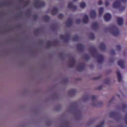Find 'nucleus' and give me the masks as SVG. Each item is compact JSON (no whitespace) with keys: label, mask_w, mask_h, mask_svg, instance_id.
Segmentation results:
<instances>
[{"label":"nucleus","mask_w":127,"mask_h":127,"mask_svg":"<svg viewBox=\"0 0 127 127\" xmlns=\"http://www.w3.org/2000/svg\"><path fill=\"white\" fill-rule=\"evenodd\" d=\"M120 5H121V2L120 1H115L113 4V7L114 8H118V7H120Z\"/></svg>","instance_id":"1"},{"label":"nucleus","mask_w":127,"mask_h":127,"mask_svg":"<svg viewBox=\"0 0 127 127\" xmlns=\"http://www.w3.org/2000/svg\"><path fill=\"white\" fill-rule=\"evenodd\" d=\"M104 18L106 21H109V20H111V18H112V16L110 13H107L105 14Z\"/></svg>","instance_id":"2"},{"label":"nucleus","mask_w":127,"mask_h":127,"mask_svg":"<svg viewBox=\"0 0 127 127\" xmlns=\"http://www.w3.org/2000/svg\"><path fill=\"white\" fill-rule=\"evenodd\" d=\"M117 22L119 25H123V24H124V20L123 19V18H121V17L118 18Z\"/></svg>","instance_id":"3"},{"label":"nucleus","mask_w":127,"mask_h":127,"mask_svg":"<svg viewBox=\"0 0 127 127\" xmlns=\"http://www.w3.org/2000/svg\"><path fill=\"white\" fill-rule=\"evenodd\" d=\"M118 64L121 68H124V66H125V62L123 60H120L119 61Z\"/></svg>","instance_id":"4"},{"label":"nucleus","mask_w":127,"mask_h":127,"mask_svg":"<svg viewBox=\"0 0 127 127\" xmlns=\"http://www.w3.org/2000/svg\"><path fill=\"white\" fill-rule=\"evenodd\" d=\"M117 77L118 78V81L121 82L123 80V77H122V74H121V72L120 71H117Z\"/></svg>","instance_id":"5"},{"label":"nucleus","mask_w":127,"mask_h":127,"mask_svg":"<svg viewBox=\"0 0 127 127\" xmlns=\"http://www.w3.org/2000/svg\"><path fill=\"white\" fill-rule=\"evenodd\" d=\"M111 32L112 33V34H113V35H117L118 34H119V31H118V30H115L114 29H112L111 30Z\"/></svg>","instance_id":"6"},{"label":"nucleus","mask_w":127,"mask_h":127,"mask_svg":"<svg viewBox=\"0 0 127 127\" xmlns=\"http://www.w3.org/2000/svg\"><path fill=\"white\" fill-rule=\"evenodd\" d=\"M90 16L92 18H94L96 16V11L94 10L90 12Z\"/></svg>","instance_id":"7"},{"label":"nucleus","mask_w":127,"mask_h":127,"mask_svg":"<svg viewBox=\"0 0 127 127\" xmlns=\"http://www.w3.org/2000/svg\"><path fill=\"white\" fill-rule=\"evenodd\" d=\"M84 23H87L88 22V16L85 15L84 16V18L83 20Z\"/></svg>","instance_id":"8"},{"label":"nucleus","mask_w":127,"mask_h":127,"mask_svg":"<svg viewBox=\"0 0 127 127\" xmlns=\"http://www.w3.org/2000/svg\"><path fill=\"white\" fill-rule=\"evenodd\" d=\"M80 6L81 8H84V7H85L86 6V3L82 2L80 3Z\"/></svg>","instance_id":"9"},{"label":"nucleus","mask_w":127,"mask_h":127,"mask_svg":"<svg viewBox=\"0 0 127 127\" xmlns=\"http://www.w3.org/2000/svg\"><path fill=\"white\" fill-rule=\"evenodd\" d=\"M104 11V8H99V13L100 14H102Z\"/></svg>","instance_id":"10"},{"label":"nucleus","mask_w":127,"mask_h":127,"mask_svg":"<svg viewBox=\"0 0 127 127\" xmlns=\"http://www.w3.org/2000/svg\"><path fill=\"white\" fill-rule=\"evenodd\" d=\"M68 7H74V5H73L72 3H69L68 4Z\"/></svg>","instance_id":"11"},{"label":"nucleus","mask_w":127,"mask_h":127,"mask_svg":"<svg viewBox=\"0 0 127 127\" xmlns=\"http://www.w3.org/2000/svg\"><path fill=\"white\" fill-rule=\"evenodd\" d=\"M98 4L99 5H100V4H102V1L100 0L99 2H98Z\"/></svg>","instance_id":"12"},{"label":"nucleus","mask_w":127,"mask_h":127,"mask_svg":"<svg viewBox=\"0 0 127 127\" xmlns=\"http://www.w3.org/2000/svg\"><path fill=\"white\" fill-rule=\"evenodd\" d=\"M105 4L106 5H109V3L107 2H106Z\"/></svg>","instance_id":"13"},{"label":"nucleus","mask_w":127,"mask_h":127,"mask_svg":"<svg viewBox=\"0 0 127 127\" xmlns=\"http://www.w3.org/2000/svg\"><path fill=\"white\" fill-rule=\"evenodd\" d=\"M125 9V8H124L123 9H122V8H120V10H124Z\"/></svg>","instance_id":"14"},{"label":"nucleus","mask_w":127,"mask_h":127,"mask_svg":"<svg viewBox=\"0 0 127 127\" xmlns=\"http://www.w3.org/2000/svg\"><path fill=\"white\" fill-rule=\"evenodd\" d=\"M103 124H102V125H99V126H98V127H102V126H103Z\"/></svg>","instance_id":"15"},{"label":"nucleus","mask_w":127,"mask_h":127,"mask_svg":"<svg viewBox=\"0 0 127 127\" xmlns=\"http://www.w3.org/2000/svg\"><path fill=\"white\" fill-rule=\"evenodd\" d=\"M55 10H56V11H57V9H55Z\"/></svg>","instance_id":"16"},{"label":"nucleus","mask_w":127,"mask_h":127,"mask_svg":"<svg viewBox=\"0 0 127 127\" xmlns=\"http://www.w3.org/2000/svg\"><path fill=\"white\" fill-rule=\"evenodd\" d=\"M61 16H63V15H62V14H61Z\"/></svg>","instance_id":"17"},{"label":"nucleus","mask_w":127,"mask_h":127,"mask_svg":"<svg viewBox=\"0 0 127 127\" xmlns=\"http://www.w3.org/2000/svg\"><path fill=\"white\" fill-rule=\"evenodd\" d=\"M75 1H76V0H74Z\"/></svg>","instance_id":"18"},{"label":"nucleus","mask_w":127,"mask_h":127,"mask_svg":"<svg viewBox=\"0 0 127 127\" xmlns=\"http://www.w3.org/2000/svg\"><path fill=\"white\" fill-rule=\"evenodd\" d=\"M125 0H123V1Z\"/></svg>","instance_id":"19"}]
</instances>
